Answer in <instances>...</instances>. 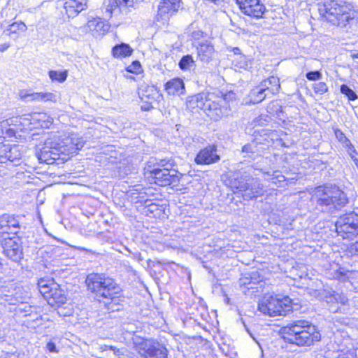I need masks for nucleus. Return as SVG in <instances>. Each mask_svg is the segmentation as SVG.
Returning a JSON list of instances; mask_svg holds the SVG:
<instances>
[{"mask_svg": "<svg viewBox=\"0 0 358 358\" xmlns=\"http://www.w3.org/2000/svg\"><path fill=\"white\" fill-rule=\"evenodd\" d=\"M84 145L85 141L76 134L48 138L37 152V157L40 162L47 164H54L57 160L66 162Z\"/></svg>", "mask_w": 358, "mask_h": 358, "instance_id": "1", "label": "nucleus"}, {"mask_svg": "<svg viewBox=\"0 0 358 358\" xmlns=\"http://www.w3.org/2000/svg\"><path fill=\"white\" fill-rule=\"evenodd\" d=\"M145 175L151 183L159 186H178L183 176L178 171V165L172 157L151 158L145 166Z\"/></svg>", "mask_w": 358, "mask_h": 358, "instance_id": "2", "label": "nucleus"}, {"mask_svg": "<svg viewBox=\"0 0 358 358\" xmlns=\"http://www.w3.org/2000/svg\"><path fill=\"white\" fill-rule=\"evenodd\" d=\"M321 20L344 27L354 18L352 5L345 0H315Z\"/></svg>", "mask_w": 358, "mask_h": 358, "instance_id": "3", "label": "nucleus"}, {"mask_svg": "<svg viewBox=\"0 0 358 358\" xmlns=\"http://www.w3.org/2000/svg\"><path fill=\"white\" fill-rule=\"evenodd\" d=\"M187 107L189 109H201L214 121L221 120L229 114L228 106L223 104V100L215 92H202L189 96L187 100Z\"/></svg>", "mask_w": 358, "mask_h": 358, "instance_id": "4", "label": "nucleus"}, {"mask_svg": "<svg viewBox=\"0 0 358 358\" xmlns=\"http://www.w3.org/2000/svg\"><path fill=\"white\" fill-rule=\"evenodd\" d=\"M85 283L87 290L99 301H113L122 292L120 285L105 273H91L87 275Z\"/></svg>", "mask_w": 358, "mask_h": 358, "instance_id": "5", "label": "nucleus"}, {"mask_svg": "<svg viewBox=\"0 0 358 358\" xmlns=\"http://www.w3.org/2000/svg\"><path fill=\"white\" fill-rule=\"evenodd\" d=\"M252 168L234 172L229 186L234 193H241L244 200L250 201L264 194V185L251 175Z\"/></svg>", "mask_w": 358, "mask_h": 358, "instance_id": "6", "label": "nucleus"}, {"mask_svg": "<svg viewBox=\"0 0 358 358\" xmlns=\"http://www.w3.org/2000/svg\"><path fill=\"white\" fill-rule=\"evenodd\" d=\"M315 197L317 204L322 207V211L340 209L348 203L347 194L335 185L315 187Z\"/></svg>", "mask_w": 358, "mask_h": 358, "instance_id": "7", "label": "nucleus"}, {"mask_svg": "<svg viewBox=\"0 0 358 358\" xmlns=\"http://www.w3.org/2000/svg\"><path fill=\"white\" fill-rule=\"evenodd\" d=\"M253 136V141L244 145L241 149V152L246 154L245 157L247 156L252 159L261 156L278 137L277 131L268 127L256 129Z\"/></svg>", "mask_w": 358, "mask_h": 358, "instance_id": "8", "label": "nucleus"}, {"mask_svg": "<svg viewBox=\"0 0 358 358\" xmlns=\"http://www.w3.org/2000/svg\"><path fill=\"white\" fill-rule=\"evenodd\" d=\"M298 299H292L288 296L282 298L277 296H266L258 303V310L271 317L286 315L294 309H297Z\"/></svg>", "mask_w": 358, "mask_h": 358, "instance_id": "9", "label": "nucleus"}, {"mask_svg": "<svg viewBox=\"0 0 358 358\" xmlns=\"http://www.w3.org/2000/svg\"><path fill=\"white\" fill-rule=\"evenodd\" d=\"M310 329L308 322L299 320L282 327L280 333L285 342L296 345H310L313 343V333H310Z\"/></svg>", "mask_w": 358, "mask_h": 358, "instance_id": "10", "label": "nucleus"}, {"mask_svg": "<svg viewBox=\"0 0 358 358\" xmlns=\"http://www.w3.org/2000/svg\"><path fill=\"white\" fill-rule=\"evenodd\" d=\"M134 348L142 358H168L169 350L162 341L134 334L131 338Z\"/></svg>", "mask_w": 358, "mask_h": 358, "instance_id": "11", "label": "nucleus"}, {"mask_svg": "<svg viewBox=\"0 0 358 358\" xmlns=\"http://www.w3.org/2000/svg\"><path fill=\"white\" fill-rule=\"evenodd\" d=\"M40 293L51 306H60L66 303V297L59 285L52 278H41L38 281Z\"/></svg>", "mask_w": 358, "mask_h": 358, "instance_id": "12", "label": "nucleus"}, {"mask_svg": "<svg viewBox=\"0 0 358 358\" xmlns=\"http://www.w3.org/2000/svg\"><path fill=\"white\" fill-rule=\"evenodd\" d=\"M335 227L338 236L343 240H352L358 235V214L350 212L341 215Z\"/></svg>", "mask_w": 358, "mask_h": 358, "instance_id": "13", "label": "nucleus"}, {"mask_svg": "<svg viewBox=\"0 0 358 358\" xmlns=\"http://www.w3.org/2000/svg\"><path fill=\"white\" fill-rule=\"evenodd\" d=\"M0 245L4 255L12 261L18 262L23 258L22 241L18 235L3 236L0 238Z\"/></svg>", "mask_w": 358, "mask_h": 358, "instance_id": "14", "label": "nucleus"}, {"mask_svg": "<svg viewBox=\"0 0 358 358\" xmlns=\"http://www.w3.org/2000/svg\"><path fill=\"white\" fill-rule=\"evenodd\" d=\"M22 219L20 215L10 213L0 215V238L3 236L8 237L11 234L17 236L22 228Z\"/></svg>", "mask_w": 358, "mask_h": 358, "instance_id": "15", "label": "nucleus"}, {"mask_svg": "<svg viewBox=\"0 0 358 358\" xmlns=\"http://www.w3.org/2000/svg\"><path fill=\"white\" fill-rule=\"evenodd\" d=\"M220 159L217 145L213 143L201 148L196 153L194 161L197 165H211L218 163Z\"/></svg>", "mask_w": 358, "mask_h": 358, "instance_id": "16", "label": "nucleus"}, {"mask_svg": "<svg viewBox=\"0 0 358 358\" xmlns=\"http://www.w3.org/2000/svg\"><path fill=\"white\" fill-rule=\"evenodd\" d=\"M239 8L245 15L255 19L262 18L266 10L260 0H236Z\"/></svg>", "mask_w": 358, "mask_h": 358, "instance_id": "17", "label": "nucleus"}, {"mask_svg": "<svg viewBox=\"0 0 358 358\" xmlns=\"http://www.w3.org/2000/svg\"><path fill=\"white\" fill-rule=\"evenodd\" d=\"M22 162V153L17 145H10L0 143V164L9 163L13 166Z\"/></svg>", "mask_w": 358, "mask_h": 358, "instance_id": "18", "label": "nucleus"}, {"mask_svg": "<svg viewBox=\"0 0 358 358\" xmlns=\"http://www.w3.org/2000/svg\"><path fill=\"white\" fill-rule=\"evenodd\" d=\"M194 48L196 50L197 58L203 64H208L216 60L217 52L211 41L208 40L201 44H197Z\"/></svg>", "mask_w": 358, "mask_h": 358, "instance_id": "19", "label": "nucleus"}, {"mask_svg": "<svg viewBox=\"0 0 358 358\" xmlns=\"http://www.w3.org/2000/svg\"><path fill=\"white\" fill-rule=\"evenodd\" d=\"M265 282L263 281V277L258 271H252L245 273L239 280L241 287L249 289H255L256 292H259V289L262 288Z\"/></svg>", "mask_w": 358, "mask_h": 358, "instance_id": "20", "label": "nucleus"}, {"mask_svg": "<svg viewBox=\"0 0 358 358\" xmlns=\"http://www.w3.org/2000/svg\"><path fill=\"white\" fill-rule=\"evenodd\" d=\"M140 0H106V10L110 16L113 13L127 11L130 8H134Z\"/></svg>", "mask_w": 358, "mask_h": 358, "instance_id": "21", "label": "nucleus"}, {"mask_svg": "<svg viewBox=\"0 0 358 358\" xmlns=\"http://www.w3.org/2000/svg\"><path fill=\"white\" fill-rule=\"evenodd\" d=\"M143 193L139 194V199L136 203H140L143 206V213L146 216L151 217H159L163 210L162 206H159L153 201V199H145L142 195Z\"/></svg>", "mask_w": 358, "mask_h": 358, "instance_id": "22", "label": "nucleus"}, {"mask_svg": "<svg viewBox=\"0 0 358 358\" xmlns=\"http://www.w3.org/2000/svg\"><path fill=\"white\" fill-rule=\"evenodd\" d=\"M180 6H176L174 3H169L168 2L162 1L158 6L157 20L163 24L166 22L171 17L174 15L179 9Z\"/></svg>", "mask_w": 358, "mask_h": 358, "instance_id": "23", "label": "nucleus"}, {"mask_svg": "<svg viewBox=\"0 0 358 358\" xmlns=\"http://www.w3.org/2000/svg\"><path fill=\"white\" fill-rule=\"evenodd\" d=\"M315 296L331 304L341 303V305H345L348 301L345 295L327 290H322V292L315 290Z\"/></svg>", "mask_w": 358, "mask_h": 358, "instance_id": "24", "label": "nucleus"}, {"mask_svg": "<svg viewBox=\"0 0 358 358\" xmlns=\"http://www.w3.org/2000/svg\"><path fill=\"white\" fill-rule=\"evenodd\" d=\"M87 0H65L64 8L69 17L77 16L87 8Z\"/></svg>", "mask_w": 358, "mask_h": 358, "instance_id": "25", "label": "nucleus"}, {"mask_svg": "<svg viewBox=\"0 0 358 358\" xmlns=\"http://www.w3.org/2000/svg\"><path fill=\"white\" fill-rule=\"evenodd\" d=\"M164 90L169 95L180 96L185 92V85L180 78H174L164 85Z\"/></svg>", "mask_w": 358, "mask_h": 358, "instance_id": "26", "label": "nucleus"}, {"mask_svg": "<svg viewBox=\"0 0 358 358\" xmlns=\"http://www.w3.org/2000/svg\"><path fill=\"white\" fill-rule=\"evenodd\" d=\"M266 98H271V96L267 94L263 88L258 85L250 90L245 100L246 104H257Z\"/></svg>", "mask_w": 358, "mask_h": 358, "instance_id": "27", "label": "nucleus"}, {"mask_svg": "<svg viewBox=\"0 0 358 358\" xmlns=\"http://www.w3.org/2000/svg\"><path fill=\"white\" fill-rule=\"evenodd\" d=\"M259 85L271 97L278 94L280 89V80L275 76H270L263 80Z\"/></svg>", "mask_w": 358, "mask_h": 358, "instance_id": "28", "label": "nucleus"}, {"mask_svg": "<svg viewBox=\"0 0 358 358\" xmlns=\"http://www.w3.org/2000/svg\"><path fill=\"white\" fill-rule=\"evenodd\" d=\"M133 52V48L128 43H125L116 44L111 50L112 55L117 59L129 57L132 55Z\"/></svg>", "mask_w": 358, "mask_h": 358, "instance_id": "29", "label": "nucleus"}, {"mask_svg": "<svg viewBox=\"0 0 358 358\" xmlns=\"http://www.w3.org/2000/svg\"><path fill=\"white\" fill-rule=\"evenodd\" d=\"M27 30L26 24L20 22H15L10 24L8 28L3 31V33L10 37L17 38L19 32H24Z\"/></svg>", "mask_w": 358, "mask_h": 358, "instance_id": "30", "label": "nucleus"}, {"mask_svg": "<svg viewBox=\"0 0 358 358\" xmlns=\"http://www.w3.org/2000/svg\"><path fill=\"white\" fill-rule=\"evenodd\" d=\"M232 63L236 69L249 70L252 68V60L249 57L243 55L232 59Z\"/></svg>", "mask_w": 358, "mask_h": 358, "instance_id": "31", "label": "nucleus"}, {"mask_svg": "<svg viewBox=\"0 0 358 358\" xmlns=\"http://www.w3.org/2000/svg\"><path fill=\"white\" fill-rule=\"evenodd\" d=\"M88 26L92 30L104 34L109 29V25L101 18L94 19L88 22Z\"/></svg>", "mask_w": 358, "mask_h": 358, "instance_id": "32", "label": "nucleus"}, {"mask_svg": "<svg viewBox=\"0 0 358 358\" xmlns=\"http://www.w3.org/2000/svg\"><path fill=\"white\" fill-rule=\"evenodd\" d=\"M196 66V62L192 55H183L178 62V67L183 71H189Z\"/></svg>", "mask_w": 358, "mask_h": 358, "instance_id": "33", "label": "nucleus"}, {"mask_svg": "<svg viewBox=\"0 0 358 358\" xmlns=\"http://www.w3.org/2000/svg\"><path fill=\"white\" fill-rule=\"evenodd\" d=\"M189 38L193 48L196 47L197 44H201L208 41V39L206 38L207 34L200 29L192 31L189 34Z\"/></svg>", "mask_w": 358, "mask_h": 358, "instance_id": "34", "label": "nucleus"}, {"mask_svg": "<svg viewBox=\"0 0 358 358\" xmlns=\"http://www.w3.org/2000/svg\"><path fill=\"white\" fill-rule=\"evenodd\" d=\"M267 111L280 120L285 121L287 116L285 115L283 108L278 103H272L267 107Z\"/></svg>", "mask_w": 358, "mask_h": 358, "instance_id": "35", "label": "nucleus"}, {"mask_svg": "<svg viewBox=\"0 0 358 358\" xmlns=\"http://www.w3.org/2000/svg\"><path fill=\"white\" fill-rule=\"evenodd\" d=\"M334 134L337 140L345 147L349 148L350 150H353L354 152H356V150L355 149L353 145L351 143L350 141L345 136L343 132L338 129H334Z\"/></svg>", "mask_w": 358, "mask_h": 358, "instance_id": "36", "label": "nucleus"}, {"mask_svg": "<svg viewBox=\"0 0 358 358\" xmlns=\"http://www.w3.org/2000/svg\"><path fill=\"white\" fill-rule=\"evenodd\" d=\"M35 310H36V307L31 306L27 303H22L15 308L16 313L22 314L24 317H31Z\"/></svg>", "mask_w": 358, "mask_h": 358, "instance_id": "37", "label": "nucleus"}, {"mask_svg": "<svg viewBox=\"0 0 358 358\" xmlns=\"http://www.w3.org/2000/svg\"><path fill=\"white\" fill-rule=\"evenodd\" d=\"M48 76L52 81L63 83L66 80L67 71L50 70L48 72Z\"/></svg>", "mask_w": 358, "mask_h": 358, "instance_id": "38", "label": "nucleus"}, {"mask_svg": "<svg viewBox=\"0 0 358 358\" xmlns=\"http://www.w3.org/2000/svg\"><path fill=\"white\" fill-rule=\"evenodd\" d=\"M341 93L348 97L350 101H355L358 99V96L349 86L345 84H343L340 87Z\"/></svg>", "mask_w": 358, "mask_h": 358, "instance_id": "39", "label": "nucleus"}, {"mask_svg": "<svg viewBox=\"0 0 358 358\" xmlns=\"http://www.w3.org/2000/svg\"><path fill=\"white\" fill-rule=\"evenodd\" d=\"M271 117L270 115L266 114H261L259 116L256 117L253 121L254 127H264L267 126L268 123L271 122Z\"/></svg>", "mask_w": 358, "mask_h": 358, "instance_id": "40", "label": "nucleus"}, {"mask_svg": "<svg viewBox=\"0 0 358 358\" xmlns=\"http://www.w3.org/2000/svg\"><path fill=\"white\" fill-rule=\"evenodd\" d=\"M220 97L222 98L223 100V104L226 106L227 103H229L230 101H236V94L233 91H229L225 93H223L222 92L217 91L215 92Z\"/></svg>", "mask_w": 358, "mask_h": 358, "instance_id": "41", "label": "nucleus"}, {"mask_svg": "<svg viewBox=\"0 0 358 358\" xmlns=\"http://www.w3.org/2000/svg\"><path fill=\"white\" fill-rule=\"evenodd\" d=\"M21 98L26 101H41V92L28 93L27 92H20Z\"/></svg>", "mask_w": 358, "mask_h": 358, "instance_id": "42", "label": "nucleus"}, {"mask_svg": "<svg viewBox=\"0 0 358 358\" xmlns=\"http://www.w3.org/2000/svg\"><path fill=\"white\" fill-rule=\"evenodd\" d=\"M127 72L138 74L143 71L141 64L138 60H134L129 66L126 68Z\"/></svg>", "mask_w": 358, "mask_h": 358, "instance_id": "43", "label": "nucleus"}, {"mask_svg": "<svg viewBox=\"0 0 358 358\" xmlns=\"http://www.w3.org/2000/svg\"><path fill=\"white\" fill-rule=\"evenodd\" d=\"M358 278V271H348L344 275L343 277H341L340 279L341 280H348L349 282H351L352 285H353L355 283V282L353 281V280H355V278ZM358 282V281H357Z\"/></svg>", "mask_w": 358, "mask_h": 358, "instance_id": "44", "label": "nucleus"}, {"mask_svg": "<svg viewBox=\"0 0 358 358\" xmlns=\"http://www.w3.org/2000/svg\"><path fill=\"white\" fill-rule=\"evenodd\" d=\"M41 101L55 103L57 101V96L52 92H41Z\"/></svg>", "mask_w": 358, "mask_h": 358, "instance_id": "45", "label": "nucleus"}, {"mask_svg": "<svg viewBox=\"0 0 358 358\" xmlns=\"http://www.w3.org/2000/svg\"><path fill=\"white\" fill-rule=\"evenodd\" d=\"M328 90V87L324 82H320L317 84L315 83V93L320 94H324Z\"/></svg>", "mask_w": 358, "mask_h": 358, "instance_id": "46", "label": "nucleus"}, {"mask_svg": "<svg viewBox=\"0 0 358 358\" xmlns=\"http://www.w3.org/2000/svg\"><path fill=\"white\" fill-rule=\"evenodd\" d=\"M348 252L351 255H358V241L351 243L347 250Z\"/></svg>", "mask_w": 358, "mask_h": 358, "instance_id": "47", "label": "nucleus"}, {"mask_svg": "<svg viewBox=\"0 0 358 358\" xmlns=\"http://www.w3.org/2000/svg\"><path fill=\"white\" fill-rule=\"evenodd\" d=\"M30 317L29 321H31L35 323L36 325L39 326L42 324L41 322L42 320V316L36 313V310L33 313L32 315Z\"/></svg>", "mask_w": 358, "mask_h": 358, "instance_id": "48", "label": "nucleus"}, {"mask_svg": "<svg viewBox=\"0 0 358 358\" xmlns=\"http://www.w3.org/2000/svg\"><path fill=\"white\" fill-rule=\"evenodd\" d=\"M10 121L11 120H6L3 121H0V137L3 136L5 134V131L7 129V127L10 125Z\"/></svg>", "mask_w": 358, "mask_h": 358, "instance_id": "49", "label": "nucleus"}, {"mask_svg": "<svg viewBox=\"0 0 358 358\" xmlns=\"http://www.w3.org/2000/svg\"><path fill=\"white\" fill-rule=\"evenodd\" d=\"M105 350H110L113 351L114 355H115L118 357H120L121 356L124 355L122 349L117 348L116 347L113 345H105Z\"/></svg>", "mask_w": 358, "mask_h": 358, "instance_id": "50", "label": "nucleus"}, {"mask_svg": "<svg viewBox=\"0 0 358 358\" xmlns=\"http://www.w3.org/2000/svg\"><path fill=\"white\" fill-rule=\"evenodd\" d=\"M122 248H124V250L127 251L129 252V254H131L132 255L133 259H136L138 262H141L143 259V258L142 257L141 254L140 252H132L126 246H122Z\"/></svg>", "mask_w": 358, "mask_h": 358, "instance_id": "51", "label": "nucleus"}, {"mask_svg": "<svg viewBox=\"0 0 358 358\" xmlns=\"http://www.w3.org/2000/svg\"><path fill=\"white\" fill-rule=\"evenodd\" d=\"M227 50L234 53V57H238V56H241L242 54L241 49L238 47H228Z\"/></svg>", "mask_w": 358, "mask_h": 358, "instance_id": "52", "label": "nucleus"}, {"mask_svg": "<svg viewBox=\"0 0 358 358\" xmlns=\"http://www.w3.org/2000/svg\"><path fill=\"white\" fill-rule=\"evenodd\" d=\"M46 348L50 352H58L56 344L52 341H49L47 343Z\"/></svg>", "mask_w": 358, "mask_h": 358, "instance_id": "53", "label": "nucleus"}, {"mask_svg": "<svg viewBox=\"0 0 358 358\" xmlns=\"http://www.w3.org/2000/svg\"><path fill=\"white\" fill-rule=\"evenodd\" d=\"M9 47H10L9 43H6L0 44V52H3L6 50H8Z\"/></svg>", "mask_w": 358, "mask_h": 358, "instance_id": "54", "label": "nucleus"}, {"mask_svg": "<svg viewBox=\"0 0 358 358\" xmlns=\"http://www.w3.org/2000/svg\"><path fill=\"white\" fill-rule=\"evenodd\" d=\"M277 173H278V177L276 180V182H284L285 180V177L284 176H282L279 171H277Z\"/></svg>", "mask_w": 358, "mask_h": 358, "instance_id": "55", "label": "nucleus"}, {"mask_svg": "<svg viewBox=\"0 0 358 358\" xmlns=\"http://www.w3.org/2000/svg\"><path fill=\"white\" fill-rule=\"evenodd\" d=\"M278 176L277 173V171H274L273 173L271 175V178H270L271 181L273 183H276V180L278 178Z\"/></svg>", "mask_w": 358, "mask_h": 358, "instance_id": "56", "label": "nucleus"}, {"mask_svg": "<svg viewBox=\"0 0 358 358\" xmlns=\"http://www.w3.org/2000/svg\"><path fill=\"white\" fill-rule=\"evenodd\" d=\"M163 1H166V2H168L169 3H175L176 4V6H180V0H162Z\"/></svg>", "mask_w": 358, "mask_h": 358, "instance_id": "57", "label": "nucleus"}, {"mask_svg": "<svg viewBox=\"0 0 358 358\" xmlns=\"http://www.w3.org/2000/svg\"><path fill=\"white\" fill-rule=\"evenodd\" d=\"M5 134L8 135L9 136H12L15 134V130L13 129L8 128V127L6 131H5Z\"/></svg>", "mask_w": 358, "mask_h": 358, "instance_id": "58", "label": "nucleus"}, {"mask_svg": "<svg viewBox=\"0 0 358 358\" xmlns=\"http://www.w3.org/2000/svg\"><path fill=\"white\" fill-rule=\"evenodd\" d=\"M322 78V74L318 71H315V81L319 80Z\"/></svg>", "mask_w": 358, "mask_h": 358, "instance_id": "59", "label": "nucleus"}, {"mask_svg": "<svg viewBox=\"0 0 358 358\" xmlns=\"http://www.w3.org/2000/svg\"><path fill=\"white\" fill-rule=\"evenodd\" d=\"M321 339V335L319 331H316L315 328V341H319Z\"/></svg>", "mask_w": 358, "mask_h": 358, "instance_id": "60", "label": "nucleus"}, {"mask_svg": "<svg viewBox=\"0 0 358 358\" xmlns=\"http://www.w3.org/2000/svg\"><path fill=\"white\" fill-rule=\"evenodd\" d=\"M306 78L309 80H313V71H310L306 73Z\"/></svg>", "mask_w": 358, "mask_h": 358, "instance_id": "61", "label": "nucleus"}, {"mask_svg": "<svg viewBox=\"0 0 358 358\" xmlns=\"http://www.w3.org/2000/svg\"><path fill=\"white\" fill-rule=\"evenodd\" d=\"M73 248H74L76 250H80V251H85V252H91L90 250H88V249H87L85 248H83V247L73 246Z\"/></svg>", "mask_w": 358, "mask_h": 358, "instance_id": "62", "label": "nucleus"}, {"mask_svg": "<svg viewBox=\"0 0 358 358\" xmlns=\"http://www.w3.org/2000/svg\"><path fill=\"white\" fill-rule=\"evenodd\" d=\"M151 108L152 106H150V104H145L141 106L142 110L145 111L149 110Z\"/></svg>", "mask_w": 358, "mask_h": 358, "instance_id": "63", "label": "nucleus"}, {"mask_svg": "<svg viewBox=\"0 0 358 358\" xmlns=\"http://www.w3.org/2000/svg\"><path fill=\"white\" fill-rule=\"evenodd\" d=\"M352 159H353L356 166L357 167L358 169V159L355 157V156H352Z\"/></svg>", "mask_w": 358, "mask_h": 358, "instance_id": "64", "label": "nucleus"}]
</instances>
